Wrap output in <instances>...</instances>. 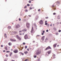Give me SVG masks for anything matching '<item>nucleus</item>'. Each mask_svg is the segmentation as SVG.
I'll list each match as a JSON object with an SVG mask.
<instances>
[{"mask_svg":"<svg viewBox=\"0 0 61 61\" xmlns=\"http://www.w3.org/2000/svg\"><path fill=\"white\" fill-rule=\"evenodd\" d=\"M31 34H32V36H33V34L34 33H35V32H34V29H33V27H32V29L31 30Z\"/></svg>","mask_w":61,"mask_h":61,"instance_id":"nucleus-1","label":"nucleus"},{"mask_svg":"<svg viewBox=\"0 0 61 61\" xmlns=\"http://www.w3.org/2000/svg\"><path fill=\"white\" fill-rule=\"evenodd\" d=\"M18 52V50L16 49H15L14 50L13 52L14 53H17Z\"/></svg>","mask_w":61,"mask_h":61,"instance_id":"nucleus-2","label":"nucleus"},{"mask_svg":"<svg viewBox=\"0 0 61 61\" xmlns=\"http://www.w3.org/2000/svg\"><path fill=\"white\" fill-rule=\"evenodd\" d=\"M26 25L27 28H29V26L30 25V23L28 22H27L26 24Z\"/></svg>","mask_w":61,"mask_h":61,"instance_id":"nucleus-3","label":"nucleus"},{"mask_svg":"<svg viewBox=\"0 0 61 61\" xmlns=\"http://www.w3.org/2000/svg\"><path fill=\"white\" fill-rule=\"evenodd\" d=\"M16 37L17 38L19 39V40H21V38L19 37L18 35H16Z\"/></svg>","mask_w":61,"mask_h":61,"instance_id":"nucleus-4","label":"nucleus"},{"mask_svg":"<svg viewBox=\"0 0 61 61\" xmlns=\"http://www.w3.org/2000/svg\"><path fill=\"white\" fill-rule=\"evenodd\" d=\"M41 53V51L40 50H38L36 53V55H38V54H40Z\"/></svg>","mask_w":61,"mask_h":61,"instance_id":"nucleus-5","label":"nucleus"},{"mask_svg":"<svg viewBox=\"0 0 61 61\" xmlns=\"http://www.w3.org/2000/svg\"><path fill=\"white\" fill-rule=\"evenodd\" d=\"M24 38L25 39H28V35L27 34H26L24 36Z\"/></svg>","mask_w":61,"mask_h":61,"instance_id":"nucleus-6","label":"nucleus"},{"mask_svg":"<svg viewBox=\"0 0 61 61\" xmlns=\"http://www.w3.org/2000/svg\"><path fill=\"white\" fill-rule=\"evenodd\" d=\"M51 49V48L50 46H49L45 49V50H47L48 49Z\"/></svg>","mask_w":61,"mask_h":61,"instance_id":"nucleus-7","label":"nucleus"},{"mask_svg":"<svg viewBox=\"0 0 61 61\" xmlns=\"http://www.w3.org/2000/svg\"><path fill=\"white\" fill-rule=\"evenodd\" d=\"M39 23L41 25H43V20H41L39 21Z\"/></svg>","mask_w":61,"mask_h":61,"instance_id":"nucleus-8","label":"nucleus"},{"mask_svg":"<svg viewBox=\"0 0 61 61\" xmlns=\"http://www.w3.org/2000/svg\"><path fill=\"white\" fill-rule=\"evenodd\" d=\"M20 25H19L18 24L17 25H16L15 27L16 28H18L20 27Z\"/></svg>","mask_w":61,"mask_h":61,"instance_id":"nucleus-9","label":"nucleus"},{"mask_svg":"<svg viewBox=\"0 0 61 61\" xmlns=\"http://www.w3.org/2000/svg\"><path fill=\"white\" fill-rule=\"evenodd\" d=\"M52 8H53V9H54V10H55L56 9V8L55 7V6L54 5L52 6Z\"/></svg>","mask_w":61,"mask_h":61,"instance_id":"nucleus-10","label":"nucleus"},{"mask_svg":"<svg viewBox=\"0 0 61 61\" xmlns=\"http://www.w3.org/2000/svg\"><path fill=\"white\" fill-rule=\"evenodd\" d=\"M45 36H42L41 38V40H44V39H45Z\"/></svg>","mask_w":61,"mask_h":61,"instance_id":"nucleus-11","label":"nucleus"},{"mask_svg":"<svg viewBox=\"0 0 61 61\" xmlns=\"http://www.w3.org/2000/svg\"><path fill=\"white\" fill-rule=\"evenodd\" d=\"M55 56H56L55 55H54L51 57V58L54 59V58H55Z\"/></svg>","mask_w":61,"mask_h":61,"instance_id":"nucleus-12","label":"nucleus"},{"mask_svg":"<svg viewBox=\"0 0 61 61\" xmlns=\"http://www.w3.org/2000/svg\"><path fill=\"white\" fill-rule=\"evenodd\" d=\"M27 31V30L26 29H25L24 30H22V31H25V32H26Z\"/></svg>","mask_w":61,"mask_h":61,"instance_id":"nucleus-13","label":"nucleus"},{"mask_svg":"<svg viewBox=\"0 0 61 61\" xmlns=\"http://www.w3.org/2000/svg\"><path fill=\"white\" fill-rule=\"evenodd\" d=\"M8 45H9V46H11V45H12V43L11 42H9L8 43Z\"/></svg>","mask_w":61,"mask_h":61,"instance_id":"nucleus-14","label":"nucleus"},{"mask_svg":"<svg viewBox=\"0 0 61 61\" xmlns=\"http://www.w3.org/2000/svg\"><path fill=\"white\" fill-rule=\"evenodd\" d=\"M24 53L25 54H26L28 53V52L27 51H25L24 52Z\"/></svg>","mask_w":61,"mask_h":61,"instance_id":"nucleus-15","label":"nucleus"},{"mask_svg":"<svg viewBox=\"0 0 61 61\" xmlns=\"http://www.w3.org/2000/svg\"><path fill=\"white\" fill-rule=\"evenodd\" d=\"M5 50H8V49L7 48V47L6 46L5 47Z\"/></svg>","mask_w":61,"mask_h":61,"instance_id":"nucleus-16","label":"nucleus"},{"mask_svg":"<svg viewBox=\"0 0 61 61\" xmlns=\"http://www.w3.org/2000/svg\"><path fill=\"white\" fill-rule=\"evenodd\" d=\"M57 45V44H54L53 45L54 47H56V45Z\"/></svg>","mask_w":61,"mask_h":61,"instance_id":"nucleus-17","label":"nucleus"},{"mask_svg":"<svg viewBox=\"0 0 61 61\" xmlns=\"http://www.w3.org/2000/svg\"><path fill=\"white\" fill-rule=\"evenodd\" d=\"M20 54H21V55H22V56H23V55H24V54L23 53H22V52H20Z\"/></svg>","mask_w":61,"mask_h":61,"instance_id":"nucleus-18","label":"nucleus"},{"mask_svg":"<svg viewBox=\"0 0 61 61\" xmlns=\"http://www.w3.org/2000/svg\"><path fill=\"white\" fill-rule=\"evenodd\" d=\"M17 32L15 31H14V34H17Z\"/></svg>","mask_w":61,"mask_h":61,"instance_id":"nucleus-19","label":"nucleus"},{"mask_svg":"<svg viewBox=\"0 0 61 61\" xmlns=\"http://www.w3.org/2000/svg\"><path fill=\"white\" fill-rule=\"evenodd\" d=\"M4 36L5 37V38H6L7 37V36H6V34H5L4 35Z\"/></svg>","mask_w":61,"mask_h":61,"instance_id":"nucleus-20","label":"nucleus"},{"mask_svg":"<svg viewBox=\"0 0 61 61\" xmlns=\"http://www.w3.org/2000/svg\"><path fill=\"white\" fill-rule=\"evenodd\" d=\"M13 39H10V41H12V42H13Z\"/></svg>","mask_w":61,"mask_h":61,"instance_id":"nucleus-21","label":"nucleus"},{"mask_svg":"<svg viewBox=\"0 0 61 61\" xmlns=\"http://www.w3.org/2000/svg\"><path fill=\"white\" fill-rule=\"evenodd\" d=\"M47 52L48 54H50V53H51V52L50 51H48Z\"/></svg>","mask_w":61,"mask_h":61,"instance_id":"nucleus-22","label":"nucleus"},{"mask_svg":"<svg viewBox=\"0 0 61 61\" xmlns=\"http://www.w3.org/2000/svg\"><path fill=\"white\" fill-rule=\"evenodd\" d=\"M16 40L15 39H14L13 40V42H16Z\"/></svg>","mask_w":61,"mask_h":61,"instance_id":"nucleus-23","label":"nucleus"},{"mask_svg":"<svg viewBox=\"0 0 61 61\" xmlns=\"http://www.w3.org/2000/svg\"><path fill=\"white\" fill-rule=\"evenodd\" d=\"M38 18V16H36V19H37Z\"/></svg>","mask_w":61,"mask_h":61,"instance_id":"nucleus-24","label":"nucleus"},{"mask_svg":"<svg viewBox=\"0 0 61 61\" xmlns=\"http://www.w3.org/2000/svg\"><path fill=\"white\" fill-rule=\"evenodd\" d=\"M25 12H27V11H28V10H27L26 9V10H25Z\"/></svg>","mask_w":61,"mask_h":61,"instance_id":"nucleus-25","label":"nucleus"},{"mask_svg":"<svg viewBox=\"0 0 61 61\" xmlns=\"http://www.w3.org/2000/svg\"><path fill=\"white\" fill-rule=\"evenodd\" d=\"M27 8V6H25L24 7V8L25 9V8Z\"/></svg>","mask_w":61,"mask_h":61,"instance_id":"nucleus-26","label":"nucleus"},{"mask_svg":"<svg viewBox=\"0 0 61 61\" xmlns=\"http://www.w3.org/2000/svg\"><path fill=\"white\" fill-rule=\"evenodd\" d=\"M8 28H9V29H10L11 28V27L10 26H8Z\"/></svg>","mask_w":61,"mask_h":61,"instance_id":"nucleus-27","label":"nucleus"},{"mask_svg":"<svg viewBox=\"0 0 61 61\" xmlns=\"http://www.w3.org/2000/svg\"><path fill=\"white\" fill-rule=\"evenodd\" d=\"M28 2L29 3H31V1H30V0H29L28 1Z\"/></svg>","mask_w":61,"mask_h":61,"instance_id":"nucleus-28","label":"nucleus"},{"mask_svg":"<svg viewBox=\"0 0 61 61\" xmlns=\"http://www.w3.org/2000/svg\"><path fill=\"white\" fill-rule=\"evenodd\" d=\"M53 14V15H56V13H54Z\"/></svg>","mask_w":61,"mask_h":61,"instance_id":"nucleus-29","label":"nucleus"},{"mask_svg":"<svg viewBox=\"0 0 61 61\" xmlns=\"http://www.w3.org/2000/svg\"><path fill=\"white\" fill-rule=\"evenodd\" d=\"M27 5L28 6H30V5H29V4H28Z\"/></svg>","mask_w":61,"mask_h":61,"instance_id":"nucleus-30","label":"nucleus"},{"mask_svg":"<svg viewBox=\"0 0 61 61\" xmlns=\"http://www.w3.org/2000/svg\"><path fill=\"white\" fill-rule=\"evenodd\" d=\"M25 49H26V48H27V46H25Z\"/></svg>","mask_w":61,"mask_h":61,"instance_id":"nucleus-31","label":"nucleus"},{"mask_svg":"<svg viewBox=\"0 0 61 61\" xmlns=\"http://www.w3.org/2000/svg\"><path fill=\"white\" fill-rule=\"evenodd\" d=\"M22 30H20L19 31V33H21V32H22Z\"/></svg>","mask_w":61,"mask_h":61,"instance_id":"nucleus-32","label":"nucleus"},{"mask_svg":"<svg viewBox=\"0 0 61 61\" xmlns=\"http://www.w3.org/2000/svg\"><path fill=\"white\" fill-rule=\"evenodd\" d=\"M10 51H6V53H10Z\"/></svg>","mask_w":61,"mask_h":61,"instance_id":"nucleus-33","label":"nucleus"},{"mask_svg":"<svg viewBox=\"0 0 61 61\" xmlns=\"http://www.w3.org/2000/svg\"><path fill=\"white\" fill-rule=\"evenodd\" d=\"M48 40V38H46L45 40V41H46V40Z\"/></svg>","mask_w":61,"mask_h":61,"instance_id":"nucleus-34","label":"nucleus"},{"mask_svg":"<svg viewBox=\"0 0 61 61\" xmlns=\"http://www.w3.org/2000/svg\"><path fill=\"white\" fill-rule=\"evenodd\" d=\"M1 47H3V45H1Z\"/></svg>","mask_w":61,"mask_h":61,"instance_id":"nucleus-35","label":"nucleus"},{"mask_svg":"<svg viewBox=\"0 0 61 61\" xmlns=\"http://www.w3.org/2000/svg\"><path fill=\"white\" fill-rule=\"evenodd\" d=\"M34 58H36V56H34Z\"/></svg>","mask_w":61,"mask_h":61,"instance_id":"nucleus-36","label":"nucleus"},{"mask_svg":"<svg viewBox=\"0 0 61 61\" xmlns=\"http://www.w3.org/2000/svg\"><path fill=\"white\" fill-rule=\"evenodd\" d=\"M23 45H25V43L24 42L23 43Z\"/></svg>","mask_w":61,"mask_h":61,"instance_id":"nucleus-37","label":"nucleus"},{"mask_svg":"<svg viewBox=\"0 0 61 61\" xmlns=\"http://www.w3.org/2000/svg\"><path fill=\"white\" fill-rule=\"evenodd\" d=\"M19 21H21V19L20 18H19Z\"/></svg>","mask_w":61,"mask_h":61,"instance_id":"nucleus-38","label":"nucleus"},{"mask_svg":"<svg viewBox=\"0 0 61 61\" xmlns=\"http://www.w3.org/2000/svg\"><path fill=\"white\" fill-rule=\"evenodd\" d=\"M5 56H6V57H8V55H5Z\"/></svg>","mask_w":61,"mask_h":61,"instance_id":"nucleus-39","label":"nucleus"},{"mask_svg":"<svg viewBox=\"0 0 61 61\" xmlns=\"http://www.w3.org/2000/svg\"><path fill=\"white\" fill-rule=\"evenodd\" d=\"M48 17H46L45 18L46 19H48Z\"/></svg>","mask_w":61,"mask_h":61,"instance_id":"nucleus-40","label":"nucleus"},{"mask_svg":"<svg viewBox=\"0 0 61 61\" xmlns=\"http://www.w3.org/2000/svg\"><path fill=\"white\" fill-rule=\"evenodd\" d=\"M3 52H5V50H4L3 51Z\"/></svg>","mask_w":61,"mask_h":61,"instance_id":"nucleus-41","label":"nucleus"},{"mask_svg":"<svg viewBox=\"0 0 61 61\" xmlns=\"http://www.w3.org/2000/svg\"><path fill=\"white\" fill-rule=\"evenodd\" d=\"M27 60H28V59H26L24 61H27Z\"/></svg>","mask_w":61,"mask_h":61,"instance_id":"nucleus-42","label":"nucleus"},{"mask_svg":"<svg viewBox=\"0 0 61 61\" xmlns=\"http://www.w3.org/2000/svg\"><path fill=\"white\" fill-rule=\"evenodd\" d=\"M42 33H45V31L43 30V31H42Z\"/></svg>","mask_w":61,"mask_h":61,"instance_id":"nucleus-43","label":"nucleus"},{"mask_svg":"<svg viewBox=\"0 0 61 61\" xmlns=\"http://www.w3.org/2000/svg\"><path fill=\"white\" fill-rule=\"evenodd\" d=\"M45 25H47V23H45Z\"/></svg>","mask_w":61,"mask_h":61,"instance_id":"nucleus-44","label":"nucleus"},{"mask_svg":"<svg viewBox=\"0 0 61 61\" xmlns=\"http://www.w3.org/2000/svg\"><path fill=\"white\" fill-rule=\"evenodd\" d=\"M40 11V9H39L38 10V11L39 12V11Z\"/></svg>","mask_w":61,"mask_h":61,"instance_id":"nucleus-45","label":"nucleus"},{"mask_svg":"<svg viewBox=\"0 0 61 61\" xmlns=\"http://www.w3.org/2000/svg\"><path fill=\"white\" fill-rule=\"evenodd\" d=\"M46 32H48V30H46Z\"/></svg>","mask_w":61,"mask_h":61,"instance_id":"nucleus-46","label":"nucleus"},{"mask_svg":"<svg viewBox=\"0 0 61 61\" xmlns=\"http://www.w3.org/2000/svg\"><path fill=\"white\" fill-rule=\"evenodd\" d=\"M61 31V30H59V31H58V32H60Z\"/></svg>","mask_w":61,"mask_h":61,"instance_id":"nucleus-47","label":"nucleus"},{"mask_svg":"<svg viewBox=\"0 0 61 61\" xmlns=\"http://www.w3.org/2000/svg\"><path fill=\"white\" fill-rule=\"evenodd\" d=\"M27 51H28L29 50V49H28V48L27 49Z\"/></svg>","mask_w":61,"mask_h":61,"instance_id":"nucleus-48","label":"nucleus"},{"mask_svg":"<svg viewBox=\"0 0 61 61\" xmlns=\"http://www.w3.org/2000/svg\"><path fill=\"white\" fill-rule=\"evenodd\" d=\"M52 26V24H51L50 25V26Z\"/></svg>","mask_w":61,"mask_h":61,"instance_id":"nucleus-49","label":"nucleus"},{"mask_svg":"<svg viewBox=\"0 0 61 61\" xmlns=\"http://www.w3.org/2000/svg\"><path fill=\"white\" fill-rule=\"evenodd\" d=\"M19 35H22V33H19Z\"/></svg>","mask_w":61,"mask_h":61,"instance_id":"nucleus-50","label":"nucleus"},{"mask_svg":"<svg viewBox=\"0 0 61 61\" xmlns=\"http://www.w3.org/2000/svg\"><path fill=\"white\" fill-rule=\"evenodd\" d=\"M11 51H13V49H11Z\"/></svg>","mask_w":61,"mask_h":61,"instance_id":"nucleus-51","label":"nucleus"},{"mask_svg":"<svg viewBox=\"0 0 61 61\" xmlns=\"http://www.w3.org/2000/svg\"><path fill=\"white\" fill-rule=\"evenodd\" d=\"M42 35H44V33H42L41 34Z\"/></svg>","mask_w":61,"mask_h":61,"instance_id":"nucleus-52","label":"nucleus"},{"mask_svg":"<svg viewBox=\"0 0 61 61\" xmlns=\"http://www.w3.org/2000/svg\"><path fill=\"white\" fill-rule=\"evenodd\" d=\"M36 36H37V37H38V36H39V35H37Z\"/></svg>","mask_w":61,"mask_h":61,"instance_id":"nucleus-53","label":"nucleus"},{"mask_svg":"<svg viewBox=\"0 0 61 61\" xmlns=\"http://www.w3.org/2000/svg\"><path fill=\"white\" fill-rule=\"evenodd\" d=\"M30 9H31H31H32V8L31 7L30 8Z\"/></svg>","mask_w":61,"mask_h":61,"instance_id":"nucleus-54","label":"nucleus"},{"mask_svg":"<svg viewBox=\"0 0 61 61\" xmlns=\"http://www.w3.org/2000/svg\"><path fill=\"white\" fill-rule=\"evenodd\" d=\"M10 55H12V53L11 52L10 54Z\"/></svg>","mask_w":61,"mask_h":61,"instance_id":"nucleus-55","label":"nucleus"},{"mask_svg":"<svg viewBox=\"0 0 61 61\" xmlns=\"http://www.w3.org/2000/svg\"><path fill=\"white\" fill-rule=\"evenodd\" d=\"M22 35H25V33H22Z\"/></svg>","mask_w":61,"mask_h":61,"instance_id":"nucleus-56","label":"nucleus"},{"mask_svg":"<svg viewBox=\"0 0 61 61\" xmlns=\"http://www.w3.org/2000/svg\"><path fill=\"white\" fill-rule=\"evenodd\" d=\"M29 16L30 17H31V15H29Z\"/></svg>","mask_w":61,"mask_h":61,"instance_id":"nucleus-57","label":"nucleus"},{"mask_svg":"<svg viewBox=\"0 0 61 61\" xmlns=\"http://www.w3.org/2000/svg\"><path fill=\"white\" fill-rule=\"evenodd\" d=\"M46 22H47V21H45V23H46Z\"/></svg>","mask_w":61,"mask_h":61,"instance_id":"nucleus-58","label":"nucleus"},{"mask_svg":"<svg viewBox=\"0 0 61 61\" xmlns=\"http://www.w3.org/2000/svg\"><path fill=\"white\" fill-rule=\"evenodd\" d=\"M56 34V35H58V33H57Z\"/></svg>","mask_w":61,"mask_h":61,"instance_id":"nucleus-59","label":"nucleus"},{"mask_svg":"<svg viewBox=\"0 0 61 61\" xmlns=\"http://www.w3.org/2000/svg\"><path fill=\"white\" fill-rule=\"evenodd\" d=\"M4 61H7V60H4Z\"/></svg>","mask_w":61,"mask_h":61,"instance_id":"nucleus-60","label":"nucleus"},{"mask_svg":"<svg viewBox=\"0 0 61 61\" xmlns=\"http://www.w3.org/2000/svg\"><path fill=\"white\" fill-rule=\"evenodd\" d=\"M57 46L58 47V46H59V45H58Z\"/></svg>","mask_w":61,"mask_h":61,"instance_id":"nucleus-61","label":"nucleus"},{"mask_svg":"<svg viewBox=\"0 0 61 61\" xmlns=\"http://www.w3.org/2000/svg\"><path fill=\"white\" fill-rule=\"evenodd\" d=\"M14 47H15V46H13Z\"/></svg>","mask_w":61,"mask_h":61,"instance_id":"nucleus-62","label":"nucleus"},{"mask_svg":"<svg viewBox=\"0 0 61 61\" xmlns=\"http://www.w3.org/2000/svg\"><path fill=\"white\" fill-rule=\"evenodd\" d=\"M12 61H15V60H12Z\"/></svg>","mask_w":61,"mask_h":61,"instance_id":"nucleus-63","label":"nucleus"},{"mask_svg":"<svg viewBox=\"0 0 61 61\" xmlns=\"http://www.w3.org/2000/svg\"><path fill=\"white\" fill-rule=\"evenodd\" d=\"M60 51H61V49H60Z\"/></svg>","mask_w":61,"mask_h":61,"instance_id":"nucleus-64","label":"nucleus"}]
</instances>
